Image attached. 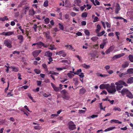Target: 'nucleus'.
I'll return each mask as SVG.
<instances>
[{"label": "nucleus", "mask_w": 133, "mask_h": 133, "mask_svg": "<svg viewBox=\"0 0 133 133\" xmlns=\"http://www.w3.org/2000/svg\"><path fill=\"white\" fill-rule=\"evenodd\" d=\"M75 57L77 58L80 62L81 61L82 58L81 57H80L78 55H77L75 56Z\"/></svg>", "instance_id": "13d9d810"}, {"label": "nucleus", "mask_w": 133, "mask_h": 133, "mask_svg": "<svg viewBox=\"0 0 133 133\" xmlns=\"http://www.w3.org/2000/svg\"><path fill=\"white\" fill-rule=\"evenodd\" d=\"M129 64L128 62H126L122 65V67L123 68H125L128 66Z\"/></svg>", "instance_id": "393cba45"}, {"label": "nucleus", "mask_w": 133, "mask_h": 133, "mask_svg": "<svg viewBox=\"0 0 133 133\" xmlns=\"http://www.w3.org/2000/svg\"><path fill=\"white\" fill-rule=\"evenodd\" d=\"M126 96L130 99L133 98V95L131 92L129 91L126 95Z\"/></svg>", "instance_id": "dca6fc26"}, {"label": "nucleus", "mask_w": 133, "mask_h": 133, "mask_svg": "<svg viewBox=\"0 0 133 133\" xmlns=\"http://www.w3.org/2000/svg\"><path fill=\"white\" fill-rule=\"evenodd\" d=\"M128 57L130 61L131 62H133V56L131 55H130Z\"/></svg>", "instance_id": "7c9ffc66"}, {"label": "nucleus", "mask_w": 133, "mask_h": 133, "mask_svg": "<svg viewBox=\"0 0 133 133\" xmlns=\"http://www.w3.org/2000/svg\"><path fill=\"white\" fill-rule=\"evenodd\" d=\"M105 44V43H104L103 44H101L100 45V48L101 49H103L104 48V46Z\"/></svg>", "instance_id": "6e6d98bb"}, {"label": "nucleus", "mask_w": 133, "mask_h": 133, "mask_svg": "<svg viewBox=\"0 0 133 133\" xmlns=\"http://www.w3.org/2000/svg\"><path fill=\"white\" fill-rule=\"evenodd\" d=\"M96 28L95 32L96 33H97L99 32L101 29V27L98 24Z\"/></svg>", "instance_id": "b1692460"}, {"label": "nucleus", "mask_w": 133, "mask_h": 133, "mask_svg": "<svg viewBox=\"0 0 133 133\" xmlns=\"http://www.w3.org/2000/svg\"><path fill=\"white\" fill-rule=\"evenodd\" d=\"M39 87H37L35 89L33 90V91L34 92H38L39 91Z\"/></svg>", "instance_id": "e2e57ef3"}, {"label": "nucleus", "mask_w": 133, "mask_h": 133, "mask_svg": "<svg viewBox=\"0 0 133 133\" xmlns=\"http://www.w3.org/2000/svg\"><path fill=\"white\" fill-rule=\"evenodd\" d=\"M63 98L64 99H65L66 100H68L69 98V97L66 95V94H64L63 97Z\"/></svg>", "instance_id": "c9c22d12"}, {"label": "nucleus", "mask_w": 133, "mask_h": 133, "mask_svg": "<svg viewBox=\"0 0 133 133\" xmlns=\"http://www.w3.org/2000/svg\"><path fill=\"white\" fill-rule=\"evenodd\" d=\"M123 87V86H120L119 85H117L116 89L117 91H119V90H121V88Z\"/></svg>", "instance_id": "473e14b6"}, {"label": "nucleus", "mask_w": 133, "mask_h": 133, "mask_svg": "<svg viewBox=\"0 0 133 133\" xmlns=\"http://www.w3.org/2000/svg\"><path fill=\"white\" fill-rule=\"evenodd\" d=\"M67 75L70 78H71L74 76V75L73 74H72L70 73H68L67 74Z\"/></svg>", "instance_id": "a18cd8bd"}, {"label": "nucleus", "mask_w": 133, "mask_h": 133, "mask_svg": "<svg viewBox=\"0 0 133 133\" xmlns=\"http://www.w3.org/2000/svg\"><path fill=\"white\" fill-rule=\"evenodd\" d=\"M51 95V94H49L48 95L46 93H44L43 94V96L44 97H47Z\"/></svg>", "instance_id": "09e8293b"}, {"label": "nucleus", "mask_w": 133, "mask_h": 133, "mask_svg": "<svg viewBox=\"0 0 133 133\" xmlns=\"http://www.w3.org/2000/svg\"><path fill=\"white\" fill-rule=\"evenodd\" d=\"M125 54L124 53H121L115 55L113 57V58L114 59H115V58L116 59H117L123 56Z\"/></svg>", "instance_id": "4468645a"}, {"label": "nucleus", "mask_w": 133, "mask_h": 133, "mask_svg": "<svg viewBox=\"0 0 133 133\" xmlns=\"http://www.w3.org/2000/svg\"><path fill=\"white\" fill-rule=\"evenodd\" d=\"M71 15L72 17H74L76 15V13L72 12L71 13Z\"/></svg>", "instance_id": "0e129e2a"}, {"label": "nucleus", "mask_w": 133, "mask_h": 133, "mask_svg": "<svg viewBox=\"0 0 133 133\" xmlns=\"http://www.w3.org/2000/svg\"><path fill=\"white\" fill-rule=\"evenodd\" d=\"M127 74H132L133 73V68H129L128 69L127 71Z\"/></svg>", "instance_id": "4be33fe9"}, {"label": "nucleus", "mask_w": 133, "mask_h": 133, "mask_svg": "<svg viewBox=\"0 0 133 133\" xmlns=\"http://www.w3.org/2000/svg\"><path fill=\"white\" fill-rule=\"evenodd\" d=\"M106 24L107 28H110V27L111 25L110 23H109L108 22H106Z\"/></svg>", "instance_id": "4d7b16f0"}, {"label": "nucleus", "mask_w": 133, "mask_h": 133, "mask_svg": "<svg viewBox=\"0 0 133 133\" xmlns=\"http://www.w3.org/2000/svg\"><path fill=\"white\" fill-rule=\"evenodd\" d=\"M121 10L119 4L117 3L116 5V9L115 12L116 14H117L119 13V11Z\"/></svg>", "instance_id": "6e6552de"}, {"label": "nucleus", "mask_w": 133, "mask_h": 133, "mask_svg": "<svg viewBox=\"0 0 133 133\" xmlns=\"http://www.w3.org/2000/svg\"><path fill=\"white\" fill-rule=\"evenodd\" d=\"M18 39L21 40V42H22L23 41V36L22 35H19L17 36Z\"/></svg>", "instance_id": "5701e85b"}, {"label": "nucleus", "mask_w": 133, "mask_h": 133, "mask_svg": "<svg viewBox=\"0 0 133 133\" xmlns=\"http://www.w3.org/2000/svg\"><path fill=\"white\" fill-rule=\"evenodd\" d=\"M107 71L110 68V66L109 65H107L105 66L104 68Z\"/></svg>", "instance_id": "5fc2aeb1"}, {"label": "nucleus", "mask_w": 133, "mask_h": 133, "mask_svg": "<svg viewBox=\"0 0 133 133\" xmlns=\"http://www.w3.org/2000/svg\"><path fill=\"white\" fill-rule=\"evenodd\" d=\"M79 76L81 78H83L84 77V75L83 73L82 72L80 75H79Z\"/></svg>", "instance_id": "bf43d9fd"}, {"label": "nucleus", "mask_w": 133, "mask_h": 133, "mask_svg": "<svg viewBox=\"0 0 133 133\" xmlns=\"http://www.w3.org/2000/svg\"><path fill=\"white\" fill-rule=\"evenodd\" d=\"M105 33V31H103L101 32H98L96 33L97 34V36L98 37L101 36L103 35Z\"/></svg>", "instance_id": "6ab92c4d"}, {"label": "nucleus", "mask_w": 133, "mask_h": 133, "mask_svg": "<svg viewBox=\"0 0 133 133\" xmlns=\"http://www.w3.org/2000/svg\"><path fill=\"white\" fill-rule=\"evenodd\" d=\"M98 18L97 17H94V20L93 21V22H95L98 21Z\"/></svg>", "instance_id": "8fccbe9b"}, {"label": "nucleus", "mask_w": 133, "mask_h": 133, "mask_svg": "<svg viewBox=\"0 0 133 133\" xmlns=\"http://www.w3.org/2000/svg\"><path fill=\"white\" fill-rule=\"evenodd\" d=\"M12 43L11 41L8 39H6L4 40V42L5 45L9 48L12 47Z\"/></svg>", "instance_id": "f03ea898"}, {"label": "nucleus", "mask_w": 133, "mask_h": 133, "mask_svg": "<svg viewBox=\"0 0 133 133\" xmlns=\"http://www.w3.org/2000/svg\"><path fill=\"white\" fill-rule=\"evenodd\" d=\"M44 34L45 35L46 38L47 39L50 40V41H52V38L50 35V33L49 31L44 32Z\"/></svg>", "instance_id": "423d86ee"}, {"label": "nucleus", "mask_w": 133, "mask_h": 133, "mask_svg": "<svg viewBox=\"0 0 133 133\" xmlns=\"http://www.w3.org/2000/svg\"><path fill=\"white\" fill-rule=\"evenodd\" d=\"M107 72L110 74H112L114 72V71L112 70H108L107 71Z\"/></svg>", "instance_id": "3c124183"}, {"label": "nucleus", "mask_w": 133, "mask_h": 133, "mask_svg": "<svg viewBox=\"0 0 133 133\" xmlns=\"http://www.w3.org/2000/svg\"><path fill=\"white\" fill-rule=\"evenodd\" d=\"M44 6L45 7H47L48 6V1L47 0L45 1L44 3Z\"/></svg>", "instance_id": "37998d69"}, {"label": "nucleus", "mask_w": 133, "mask_h": 133, "mask_svg": "<svg viewBox=\"0 0 133 133\" xmlns=\"http://www.w3.org/2000/svg\"><path fill=\"white\" fill-rule=\"evenodd\" d=\"M58 25L59 26V28L61 29L62 30H63L64 29V27L63 25L60 23H59L58 24Z\"/></svg>", "instance_id": "58836bf2"}, {"label": "nucleus", "mask_w": 133, "mask_h": 133, "mask_svg": "<svg viewBox=\"0 0 133 133\" xmlns=\"http://www.w3.org/2000/svg\"><path fill=\"white\" fill-rule=\"evenodd\" d=\"M82 66L85 69L89 68L90 67V65H87L85 64H82Z\"/></svg>", "instance_id": "c85d7f7f"}, {"label": "nucleus", "mask_w": 133, "mask_h": 133, "mask_svg": "<svg viewBox=\"0 0 133 133\" xmlns=\"http://www.w3.org/2000/svg\"><path fill=\"white\" fill-rule=\"evenodd\" d=\"M64 17L66 19H68V20H70V16L68 14H66L65 15Z\"/></svg>", "instance_id": "a19ab883"}, {"label": "nucleus", "mask_w": 133, "mask_h": 133, "mask_svg": "<svg viewBox=\"0 0 133 133\" xmlns=\"http://www.w3.org/2000/svg\"><path fill=\"white\" fill-rule=\"evenodd\" d=\"M41 52V50H35L32 53V55L34 57H37L39 55V54Z\"/></svg>", "instance_id": "1a4fd4ad"}, {"label": "nucleus", "mask_w": 133, "mask_h": 133, "mask_svg": "<svg viewBox=\"0 0 133 133\" xmlns=\"http://www.w3.org/2000/svg\"><path fill=\"white\" fill-rule=\"evenodd\" d=\"M34 71L35 73L37 74H40L41 72L39 70L37 69H35L34 70Z\"/></svg>", "instance_id": "ea45409f"}, {"label": "nucleus", "mask_w": 133, "mask_h": 133, "mask_svg": "<svg viewBox=\"0 0 133 133\" xmlns=\"http://www.w3.org/2000/svg\"><path fill=\"white\" fill-rule=\"evenodd\" d=\"M109 85L108 84H101L99 86V88L100 89H107Z\"/></svg>", "instance_id": "9b49d317"}, {"label": "nucleus", "mask_w": 133, "mask_h": 133, "mask_svg": "<svg viewBox=\"0 0 133 133\" xmlns=\"http://www.w3.org/2000/svg\"><path fill=\"white\" fill-rule=\"evenodd\" d=\"M129 91L127 89L123 88L121 91H119L118 92L119 93L121 92L123 95H124L125 94L127 95Z\"/></svg>", "instance_id": "0eeeda50"}, {"label": "nucleus", "mask_w": 133, "mask_h": 133, "mask_svg": "<svg viewBox=\"0 0 133 133\" xmlns=\"http://www.w3.org/2000/svg\"><path fill=\"white\" fill-rule=\"evenodd\" d=\"M42 66L44 69H46V70L48 71V69L47 68V65L46 64H43L42 65Z\"/></svg>", "instance_id": "864d4df0"}, {"label": "nucleus", "mask_w": 133, "mask_h": 133, "mask_svg": "<svg viewBox=\"0 0 133 133\" xmlns=\"http://www.w3.org/2000/svg\"><path fill=\"white\" fill-rule=\"evenodd\" d=\"M52 54V52L49 51H47L45 53V56L49 57H51Z\"/></svg>", "instance_id": "ddd939ff"}, {"label": "nucleus", "mask_w": 133, "mask_h": 133, "mask_svg": "<svg viewBox=\"0 0 133 133\" xmlns=\"http://www.w3.org/2000/svg\"><path fill=\"white\" fill-rule=\"evenodd\" d=\"M88 7L87 9L88 10L90 9H91V5H89L88 4H87L86 5Z\"/></svg>", "instance_id": "338daca9"}, {"label": "nucleus", "mask_w": 133, "mask_h": 133, "mask_svg": "<svg viewBox=\"0 0 133 133\" xmlns=\"http://www.w3.org/2000/svg\"><path fill=\"white\" fill-rule=\"evenodd\" d=\"M49 49L51 50H52L54 49H56L55 48V45H50V47L49 48Z\"/></svg>", "instance_id": "2f4dec72"}, {"label": "nucleus", "mask_w": 133, "mask_h": 133, "mask_svg": "<svg viewBox=\"0 0 133 133\" xmlns=\"http://www.w3.org/2000/svg\"><path fill=\"white\" fill-rule=\"evenodd\" d=\"M36 45L37 48H41L43 46L44 48H47L49 46V44H45L42 42L40 41L37 43L33 44L32 45V46Z\"/></svg>", "instance_id": "f257e3e1"}, {"label": "nucleus", "mask_w": 133, "mask_h": 133, "mask_svg": "<svg viewBox=\"0 0 133 133\" xmlns=\"http://www.w3.org/2000/svg\"><path fill=\"white\" fill-rule=\"evenodd\" d=\"M113 122H114L116 123L121 124L122 122L119 121L118 120L116 119H112L110 121V122L112 123Z\"/></svg>", "instance_id": "a211bd4d"}, {"label": "nucleus", "mask_w": 133, "mask_h": 133, "mask_svg": "<svg viewBox=\"0 0 133 133\" xmlns=\"http://www.w3.org/2000/svg\"><path fill=\"white\" fill-rule=\"evenodd\" d=\"M69 50H72L73 51H75V49H74V48L71 45H69Z\"/></svg>", "instance_id": "e433bc0d"}, {"label": "nucleus", "mask_w": 133, "mask_h": 133, "mask_svg": "<svg viewBox=\"0 0 133 133\" xmlns=\"http://www.w3.org/2000/svg\"><path fill=\"white\" fill-rule=\"evenodd\" d=\"M107 90L109 93L112 94L115 93L116 91V88L110 87V85L109 84Z\"/></svg>", "instance_id": "20e7f679"}, {"label": "nucleus", "mask_w": 133, "mask_h": 133, "mask_svg": "<svg viewBox=\"0 0 133 133\" xmlns=\"http://www.w3.org/2000/svg\"><path fill=\"white\" fill-rule=\"evenodd\" d=\"M87 15L88 13L86 12H85L82 14L81 16L83 18H85L87 17Z\"/></svg>", "instance_id": "c756f323"}, {"label": "nucleus", "mask_w": 133, "mask_h": 133, "mask_svg": "<svg viewBox=\"0 0 133 133\" xmlns=\"http://www.w3.org/2000/svg\"><path fill=\"white\" fill-rule=\"evenodd\" d=\"M76 35L78 36H81L82 35V34L81 32H78L76 33Z\"/></svg>", "instance_id": "680f3d73"}, {"label": "nucleus", "mask_w": 133, "mask_h": 133, "mask_svg": "<svg viewBox=\"0 0 133 133\" xmlns=\"http://www.w3.org/2000/svg\"><path fill=\"white\" fill-rule=\"evenodd\" d=\"M14 33V32L12 31H9L8 32H6V34H5V36H9L10 35H11L13 34Z\"/></svg>", "instance_id": "bb28decb"}, {"label": "nucleus", "mask_w": 133, "mask_h": 133, "mask_svg": "<svg viewBox=\"0 0 133 133\" xmlns=\"http://www.w3.org/2000/svg\"><path fill=\"white\" fill-rule=\"evenodd\" d=\"M81 24L82 25H85L86 24V22L85 21H83L81 22Z\"/></svg>", "instance_id": "69168bd1"}, {"label": "nucleus", "mask_w": 133, "mask_h": 133, "mask_svg": "<svg viewBox=\"0 0 133 133\" xmlns=\"http://www.w3.org/2000/svg\"><path fill=\"white\" fill-rule=\"evenodd\" d=\"M38 26H37V25L36 24H34V26L32 28L34 30V31L35 32H36L37 31V28Z\"/></svg>", "instance_id": "4c0bfd02"}, {"label": "nucleus", "mask_w": 133, "mask_h": 133, "mask_svg": "<svg viewBox=\"0 0 133 133\" xmlns=\"http://www.w3.org/2000/svg\"><path fill=\"white\" fill-rule=\"evenodd\" d=\"M34 128L35 129H40V127L38 125H37L34 126Z\"/></svg>", "instance_id": "603ef678"}, {"label": "nucleus", "mask_w": 133, "mask_h": 133, "mask_svg": "<svg viewBox=\"0 0 133 133\" xmlns=\"http://www.w3.org/2000/svg\"><path fill=\"white\" fill-rule=\"evenodd\" d=\"M51 86L55 91L58 92L59 91V88L58 87H56L55 84L52 83H51Z\"/></svg>", "instance_id": "9d476101"}, {"label": "nucleus", "mask_w": 133, "mask_h": 133, "mask_svg": "<svg viewBox=\"0 0 133 133\" xmlns=\"http://www.w3.org/2000/svg\"><path fill=\"white\" fill-rule=\"evenodd\" d=\"M28 95L30 99H31L32 101H34V99L31 96V95L30 93H28Z\"/></svg>", "instance_id": "de8ad7c7"}, {"label": "nucleus", "mask_w": 133, "mask_h": 133, "mask_svg": "<svg viewBox=\"0 0 133 133\" xmlns=\"http://www.w3.org/2000/svg\"><path fill=\"white\" fill-rule=\"evenodd\" d=\"M103 130L102 129L98 130L97 132V133H102Z\"/></svg>", "instance_id": "774afa93"}, {"label": "nucleus", "mask_w": 133, "mask_h": 133, "mask_svg": "<svg viewBox=\"0 0 133 133\" xmlns=\"http://www.w3.org/2000/svg\"><path fill=\"white\" fill-rule=\"evenodd\" d=\"M61 62L62 63H67L69 64H70V63H68V61L64 59V60H62L61 61Z\"/></svg>", "instance_id": "49530a36"}, {"label": "nucleus", "mask_w": 133, "mask_h": 133, "mask_svg": "<svg viewBox=\"0 0 133 133\" xmlns=\"http://www.w3.org/2000/svg\"><path fill=\"white\" fill-rule=\"evenodd\" d=\"M113 110H114L115 111L117 110L119 112L121 111V110L120 108L117 107H115L113 109Z\"/></svg>", "instance_id": "72a5a7b5"}, {"label": "nucleus", "mask_w": 133, "mask_h": 133, "mask_svg": "<svg viewBox=\"0 0 133 133\" xmlns=\"http://www.w3.org/2000/svg\"><path fill=\"white\" fill-rule=\"evenodd\" d=\"M101 23L104 27V28L105 29V28H106V26H105V23L103 21H101Z\"/></svg>", "instance_id": "052dcab7"}, {"label": "nucleus", "mask_w": 133, "mask_h": 133, "mask_svg": "<svg viewBox=\"0 0 133 133\" xmlns=\"http://www.w3.org/2000/svg\"><path fill=\"white\" fill-rule=\"evenodd\" d=\"M10 68L12 69V71L15 72H17L19 71V69L18 68L16 67H14L13 66H11L10 67Z\"/></svg>", "instance_id": "f3484780"}, {"label": "nucleus", "mask_w": 133, "mask_h": 133, "mask_svg": "<svg viewBox=\"0 0 133 133\" xmlns=\"http://www.w3.org/2000/svg\"><path fill=\"white\" fill-rule=\"evenodd\" d=\"M68 125L69 129L72 130L76 129V127L75 125L74 124L72 121H70L68 124Z\"/></svg>", "instance_id": "7ed1b4c3"}, {"label": "nucleus", "mask_w": 133, "mask_h": 133, "mask_svg": "<svg viewBox=\"0 0 133 133\" xmlns=\"http://www.w3.org/2000/svg\"><path fill=\"white\" fill-rule=\"evenodd\" d=\"M35 14V12L33 8L30 10L29 11V15L31 16H33Z\"/></svg>", "instance_id": "2eb2a0df"}, {"label": "nucleus", "mask_w": 133, "mask_h": 133, "mask_svg": "<svg viewBox=\"0 0 133 133\" xmlns=\"http://www.w3.org/2000/svg\"><path fill=\"white\" fill-rule=\"evenodd\" d=\"M84 32L85 34L86 35L89 36L90 35V32L88 30H85Z\"/></svg>", "instance_id": "c03bdc74"}, {"label": "nucleus", "mask_w": 133, "mask_h": 133, "mask_svg": "<svg viewBox=\"0 0 133 133\" xmlns=\"http://www.w3.org/2000/svg\"><path fill=\"white\" fill-rule=\"evenodd\" d=\"M80 92L81 94H84L86 91V90L84 88H82L80 90Z\"/></svg>", "instance_id": "cd10ccee"}, {"label": "nucleus", "mask_w": 133, "mask_h": 133, "mask_svg": "<svg viewBox=\"0 0 133 133\" xmlns=\"http://www.w3.org/2000/svg\"><path fill=\"white\" fill-rule=\"evenodd\" d=\"M82 72V70L80 69H78L76 72L73 71L71 72L73 73L75 75H79V74Z\"/></svg>", "instance_id": "aec40b11"}, {"label": "nucleus", "mask_w": 133, "mask_h": 133, "mask_svg": "<svg viewBox=\"0 0 133 133\" xmlns=\"http://www.w3.org/2000/svg\"><path fill=\"white\" fill-rule=\"evenodd\" d=\"M115 84L116 85L122 86L123 85L124 86H128V84L122 80H119L118 82H116Z\"/></svg>", "instance_id": "39448f33"}, {"label": "nucleus", "mask_w": 133, "mask_h": 133, "mask_svg": "<svg viewBox=\"0 0 133 133\" xmlns=\"http://www.w3.org/2000/svg\"><path fill=\"white\" fill-rule=\"evenodd\" d=\"M114 49V47L113 46H111L105 52L107 54L110 53V52L112 51Z\"/></svg>", "instance_id": "f8f14e48"}, {"label": "nucleus", "mask_w": 133, "mask_h": 133, "mask_svg": "<svg viewBox=\"0 0 133 133\" xmlns=\"http://www.w3.org/2000/svg\"><path fill=\"white\" fill-rule=\"evenodd\" d=\"M127 83L128 84L133 83V77H131L129 78L128 80Z\"/></svg>", "instance_id": "412c9836"}, {"label": "nucleus", "mask_w": 133, "mask_h": 133, "mask_svg": "<svg viewBox=\"0 0 133 133\" xmlns=\"http://www.w3.org/2000/svg\"><path fill=\"white\" fill-rule=\"evenodd\" d=\"M115 128H116V127H110V128H108L105 129L104 130V131L106 132V131H110V130H112L113 129H115Z\"/></svg>", "instance_id": "a878e982"}, {"label": "nucleus", "mask_w": 133, "mask_h": 133, "mask_svg": "<svg viewBox=\"0 0 133 133\" xmlns=\"http://www.w3.org/2000/svg\"><path fill=\"white\" fill-rule=\"evenodd\" d=\"M98 38L97 37H93L91 38V39L94 42L96 41Z\"/></svg>", "instance_id": "f704fd0d"}, {"label": "nucleus", "mask_w": 133, "mask_h": 133, "mask_svg": "<svg viewBox=\"0 0 133 133\" xmlns=\"http://www.w3.org/2000/svg\"><path fill=\"white\" fill-rule=\"evenodd\" d=\"M44 21L46 24H48L49 22V19L48 18H46L44 19Z\"/></svg>", "instance_id": "79ce46f5"}]
</instances>
